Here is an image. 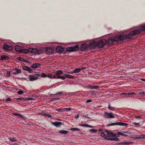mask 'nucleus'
<instances>
[{"label": "nucleus", "instance_id": "a19ab883", "mask_svg": "<svg viewBox=\"0 0 145 145\" xmlns=\"http://www.w3.org/2000/svg\"><path fill=\"white\" fill-rule=\"evenodd\" d=\"M48 76L51 78H54V75H53L51 74H48Z\"/></svg>", "mask_w": 145, "mask_h": 145}, {"label": "nucleus", "instance_id": "e433bc0d", "mask_svg": "<svg viewBox=\"0 0 145 145\" xmlns=\"http://www.w3.org/2000/svg\"><path fill=\"white\" fill-rule=\"evenodd\" d=\"M63 92H58L56 94H52L51 95H56L58 94H60L63 93Z\"/></svg>", "mask_w": 145, "mask_h": 145}, {"label": "nucleus", "instance_id": "39448f33", "mask_svg": "<svg viewBox=\"0 0 145 145\" xmlns=\"http://www.w3.org/2000/svg\"><path fill=\"white\" fill-rule=\"evenodd\" d=\"M128 125V124L125 123H123L121 122H117L115 123H108L107 124L108 126H111L118 125L120 126H126Z\"/></svg>", "mask_w": 145, "mask_h": 145}, {"label": "nucleus", "instance_id": "ea45409f", "mask_svg": "<svg viewBox=\"0 0 145 145\" xmlns=\"http://www.w3.org/2000/svg\"><path fill=\"white\" fill-rule=\"evenodd\" d=\"M18 59L20 61H24V59L20 57H18Z\"/></svg>", "mask_w": 145, "mask_h": 145}, {"label": "nucleus", "instance_id": "58836bf2", "mask_svg": "<svg viewBox=\"0 0 145 145\" xmlns=\"http://www.w3.org/2000/svg\"><path fill=\"white\" fill-rule=\"evenodd\" d=\"M90 131L91 132L93 133H95L96 132V131L95 129H91L90 130Z\"/></svg>", "mask_w": 145, "mask_h": 145}, {"label": "nucleus", "instance_id": "864d4df0", "mask_svg": "<svg viewBox=\"0 0 145 145\" xmlns=\"http://www.w3.org/2000/svg\"><path fill=\"white\" fill-rule=\"evenodd\" d=\"M10 72H8L7 74V77H9L10 76Z\"/></svg>", "mask_w": 145, "mask_h": 145}, {"label": "nucleus", "instance_id": "052dcab7", "mask_svg": "<svg viewBox=\"0 0 145 145\" xmlns=\"http://www.w3.org/2000/svg\"><path fill=\"white\" fill-rule=\"evenodd\" d=\"M141 80L144 81H145V79H142Z\"/></svg>", "mask_w": 145, "mask_h": 145}, {"label": "nucleus", "instance_id": "79ce46f5", "mask_svg": "<svg viewBox=\"0 0 145 145\" xmlns=\"http://www.w3.org/2000/svg\"><path fill=\"white\" fill-rule=\"evenodd\" d=\"M121 94L124 95H125L124 96L126 97H128L129 96V95H128V93H121Z\"/></svg>", "mask_w": 145, "mask_h": 145}, {"label": "nucleus", "instance_id": "13d9d810", "mask_svg": "<svg viewBox=\"0 0 145 145\" xmlns=\"http://www.w3.org/2000/svg\"><path fill=\"white\" fill-rule=\"evenodd\" d=\"M108 109H109L110 108H111L112 107H111L110 105H108Z\"/></svg>", "mask_w": 145, "mask_h": 145}, {"label": "nucleus", "instance_id": "f257e3e1", "mask_svg": "<svg viewBox=\"0 0 145 145\" xmlns=\"http://www.w3.org/2000/svg\"><path fill=\"white\" fill-rule=\"evenodd\" d=\"M141 31H145V25L142 26L140 29L135 30L132 31L126 35L121 34L115 36L114 38H110L106 40V44L108 45H112L115 41L118 42L123 40L125 39H130L133 35L139 34Z\"/></svg>", "mask_w": 145, "mask_h": 145}, {"label": "nucleus", "instance_id": "09e8293b", "mask_svg": "<svg viewBox=\"0 0 145 145\" xmlns=\"http://www.w3.org/2000/svg\"><path fill=\"white\" fill-rule=\"evenodd\" d=\"M128 93V94L129 96L131 95H133L135 94V93H134L133 92Z\"/></svg>", "mask_w": 145, "mask_h": 145}, {"label": "nucleus", "instance_id": "aec40b11", "mask_svg": "<svg viewBox=\"0 0 145 145\" xmlns=\"http://www.w3.org/2000/svg\"><path fill=\"white\" fill-rule=\"evenodd\" d=\"M114 135H116V137H118V136H119L120 135L123 136H127V135H126L123 133H122L121 132H118V135L116 134L115 133L114 134Z\"/></svg>", "mask_w": 145, "mask_h": 145}, {"label": "nucleus", "instance_id": "f8f14e48", "mask_svg": "<svg viewBox=\"0 0 145 145\" xmlns=\"http://www.w3.org/2000/svg\"><path fill=\"white\" fill-rule=\"evenodd\" d=\"M29 51L31 53H34L36 54L38 53V50L36 48H30L29 49Z\"/></svg>", "mask_w": 145, "mask_h": 145}, {"label": "nucleus", "instance_id": "37998d69", "mask_svg": "<svg viewBox=\"0 0 145 145\" xmlns=\"http://www.w3.org/2000/svg\"><path fill=\"white\" fill-rule=\"evenodd\" d=\"M91 93L92 95H96V93L94 92V91H92L91 92Z\"/></svg>", "mask_w": 145, "mask_h": 145}, {"label": "nucleus", "instance_id": "c03bdc74", "mask_svg": "<svg viewBox=\"0 0 145 145\" xmlns=\"http://www.w3.org/2000/svg\"><path fill=\"white\" fill-rule=\"evenodd\" d=\"M24 98H17V100H19L20 101H21L22 100H24Z\"/></svg>", "mask_w": 145, "mask_h": 145}, {"label": "nucleus", "instance_id": "20e7f679", "mask_svg": "<svg viewBox=\"0 0 145 145\" xmlns=\"http://www.w3.org/2000/svg\"><path fill=\"white\" fill-rule=\"evenodd\" d=\"M97 46L99 48L103 47L106 44V40L105 39L100 40L97 42Z\"/></svg>", "mask_w": 145, "mask_h": 145}, {"label": "nucleus", "instance_id": "2f4dec72", "mask_svg": "<svg viewBox=\"0 0 145 145\" xmlns=\"http://www.w3.org/2000/svg\"><path fill=\"white\" fill-rule=\"evenodd\" d=\"M40 74V76L42 77H47V75L44 73H42L41 74Z\"/></svg>", "mask_w": 145, "mask_h": 145}, {"label": "nucleus", "instance_id": "cd10ccee", "mask_svg": "<svg viewBox=\"0 0 145 145\" xmlns=\"http://www.w3.org/2000/svg\"><path fill=\"white\" fill-rule=\"evenodd\" d=\"M63 108H56V110L58 112H64V110H63Z\"/></svg>", "mask_w": 145, "mask_h": 145}, {"label": "nucleus", "instance_id": "9b49d317", "mask_svg": "<svg viewBox=\"0 0 145 145\" xmlns=\"http://www.w3.org/2000/svg\"><path fill=\"white\" fill-rule=\"evenodd\" d=\"M3 48L6 50H10L12 49V47L10 46L7 44H5L3 46Z\"/></svg>", "mask_w": 145, "mask_h": 145}, {"label": "nucleus", "instance_id": "c9c22d12", "mask_svg": "<svg viewBox=\"0 0 145 145\" xmlns=\"http://www.w3.org/2000/svg\"><path fill=\"white\" fill-rule=\"evenodd\" d=\"M19 94H22L24 93L23 91L22 90H20L17 92Z\"/></svg>", "mask_w": 145, "mask_h": 145}, {"label": "nucleus", "instance_id": "6e6552de", "mask_svg": "<svg viewBox=\"0 0 145 145\" xmlns=\"http://www.w3.org/2000/svg\"><path fill=\"white\" fill-rule=\"evenodd\" d=\"M97 42L94 41L90 43L88 46L90 49H94L97 46Z\"/></svg>", "mask_w": 145, "mask_h": 145}, {"label": "nucleus", "instance_id": "e2e57ef3", "mask_svg": "<svg viewBox=\"0 0 145 145\" xmlns=\"http://www.w3.org/2000/svg\"><path fill=\"white\" fill-rule=\"evenodd\" d=\"M109 110H113L111 108H110L109 109Z\"/></svg>", "mask_w": 145, "mask_h": 145}, {"label": "nucleus", "instance_id": "bf43d9fd", "mask_svg": "<svg viewBox=\"0 0 145 145\" xmlns=\"http://www.w3.org/2000/svg\"><path fill=\"white\" fill-rule=\"evenodd\" d=\"M13 145H19V144H16V143H14V144H13Z\"/></svg>", "mask_w": 145, "mask_h": 145}, {"label": "nucleus", "instance_id": "9d476101", "mask_svg": "<svg viewBox=\"0 0 145 145\" xmlns=\"http://www.w3.org/2000/svg\"><path fill=\"white\" fill-rule=\"evenodd\" d=\"M88 45L86 43H83L81 46L80 49L82 50H85L88 49Z\"/></svg>", "mask_w": 145, "mask_h": 145}, {"label": "nucleus", "instance_id": "f03ea898", "mask_svg": "<svg viewBox=\"0 0 145 145\" xmlns=\"http://www.w3.org/2000/svg\"><path fill=\"white\" fill-rule=\"evenodd\" d=\"M101 135L103 137H116V135H114V134L111 133L108 130L103 131H101Z\"/></svg>", "mask_w": 145, "mask_h": 145}, {"label": "nucleus", "instance_id": "423d86ee", "mask_svg": "<svg viewBox=\"0 0 145 145\" xmlns=\"http://www.w3.org/2000/svg\"><path fill=\"white\" fill-rule=\"evenodd\" d=\"M40 76L39 74H35L33 75H30L29 76V81H34L36 80L39 78Z\"/></svg>", "mask_w": 145, "mask_h": 145}, {"label": "nucleus", "instance_id": "c756f323", "mask_svg": "<svg viewBox=\"0 0 145 145\" xmlns=\"http://www.w3.org/2000/svg\"><path fill=\"white\" fill-rule=\"evenodd\" d=\"M58 78H60L63 80H65L66 78L65 74H64L63 76H59V77Z\"/></svg>", "mask_w": 145, "mask_h": 145}, {"label": "nucleus", "instance_id": "412c9836", "mask_svg": "<svg viewBox=\"0 0 145 145\" xmlns=\"http://www.w3.org/2000/svg\"><path fill=\"white\" fill-rule=\"evenodd\" d=\"M65 78L67 77L68 78H71V79H73L74 78V76L67 74H65Z\"/></svg>", "mask_w": 145, "mask_h": 145}, {"label": "nucleus", "instance_id": "f704fd0d", "mask_svg": "<svg viewBox=\"0 0 145 145\" xmlns=\"http://www.w3.org/2000/svg\"><path fill=\"white\" fill-rule=\"evenodd\" d=\"M133 124L139 127L140 126V123H137L136 122H134L133 123Z\"/></svg>", "mask_w": 145, "mask_h": 145}, {"label": "nucleus", "instance_id": "b1692460", "mask_svg": "<svg viewBox=\"0 0 145 145\" xmlns=\"http://www.w3.org/2000/svg\"><path fill=\"white\" fill-rule=\"evenodd\" d=\"M99 86H90L89 87V88L91 89H97L99 88Z\"/></svg>", "mask_w": 145, "mask_h": 145}, {"label": "nucleus", "instance_id": "3c124183", "mask_svg": "<svg viewBox=\"0 0 145 145\" xmlns=\"http://www.w3.org/2000/svg\"><path fill=\"white\" fill-rule=\"evenodd\" d=\"M86 68V67H82L81 68H80L81 70H82V71H83Z\"/></svg>", "mask_w": 145, "mask_h": 145}, {"label": "nucleus", "instance_id": "5701e85b", "mask_svg": "<svg viewBox=\"0 0 145 145\" xmlns=\"http://www.w3.org/2000/svg\"><path fill=\"white\" fill-rule=\"evenodd\" d=\"M8 139L12 142H16L17 141V139L15 137H9Z\"/></svg>", "mask_w": 145, "mask_h": 145}, {"label": "nucleus", "instance_id": "a211bd4d", "mask_svg": "<svg viewBox=\"0 0 145 145\" xmlns=\"http://www.w3.org/2000/svg\"><path fill=\"white\" fill-rule=\"evenodd\" d=\"M40 64L39 63H35L33 64L31 66V67L32 68L36 69L38 68V67L40 66Z\"/></svg>", "mask_w": 145, "mask_h": 145}, {"label": "nucleus", "instance_id": "4d7b16f0", "mask_svg": "<svg viewBox=\"0 0 145 145\" xmlns=\"http://www.w3.org/2000/svg\"><path fill=\"white\" fill-rule=\"evenodd\" d=\"M86 124H82L81 125V126H84V127H86Z\"/></svg>", "mask_w": 145, "mask_h": 145}, {"label": "nucleus", "instance_id": "4be33fe9", "mask_svg": "<svg viewBox=\"0 0 145 145\" xmlns=\"http://www.w3.org/2000/svg\"><path fill=\"white\" fill-rule=\"evenodd\" d=\"M59 133L62 134H67L68 133V132L66 130H62L59 131Z\"/></svg>", "mask_w": 145, "mask_h": 145}, {"label": "nucleus", "instance_id": "49530a36", "mask_svg": "<svg viewBox=\"0 0 145 145\" xmlns=\"http://www.w3.org/2000/svg\"><path fill=\"white\" fill-rule=\"evenodd\" d=\"M92 101L91 100H89V99L88 100L86 101V103H90V102H91Z\"/></svg>", "mask_w": 145, "mask_h": 145}, {"label": "nucleus", "instance_id": "ddd939ff", "mask_svg": "<svg viewBox=\"0 0 145 145\" xmlns=\"http://www.w3.org/2000/svg\"><path fill=\"white\" fill-rule=\"evenodd\" d=\"M56 51L59 53H62L63 52V49L61 46H59L56 48Z\"/></svg>", "mask_w": 145, "mask_h": 145}, {"label": "nucleus", "instance_id": "72a5a7b5", "mask_svg": "<svg viewBox=\"0 0 145 145\" xmlns=\"http://www.w3.org/2000/svg\"><path fill=\"white\" fill-rule=\"evenodd\" d=\"M132 143L131 142H123L122 144H123L125 145H128L130 144H132Z\"/></svg>", "mask_w": 145, "mask_h": 145}, {"label": "nucleus", "instance_id": "473e14b6", "mask_svg": "<svg viewBox=\"0 0 145 145\" xmlns=\"http://www.w3.org/2000/svg\"><path fill=\"white\" fill-rule=\"evenodd\" d=\"M43 115L44 116H46L49 118H50L52 116L51 114H47L46 113L44 114Z\"/></svg>", "mask_w": 145, "mask_h": 145}, {"label": "nucleus", "instance_id": "4468645a", "mask_svg": "<svg viewBox=\"0 0 145 145\" xmlns=\"http://www.w3.org/2000/svg\"><path fill=\"white\" fill-rule=\"evenodd\" d=\"M52 124L56 127H58L61 124V123L60 122H52Z\"/></svg>", "mask_w": 145, "mask_h": 145}, {"label": "nucleus", "instance_id": "2eb2a0df", "mask_svg": "<svg viewBox=\"0 0 145 145\" xmlns=\"http://www.w3.org/2000/svg\"><path fill=\"white\" fill-rule=\"evenodd\" d=\"M9 59L8 57L5 55H2L1 56V58L0 59L1 61H3L4 60H7Z\"/></svg>", "mask_w": 145, "mask_h": 145}, {"label": "nucleus", "instance_id": "f3484780", "mask_svg": "<svg viewBox=\"0 0 145 145\" xmlns=\"http://www.w3.org/2000/svg\"><path fill=\"white\" fill-rule=\"evenodd\" d=\"M15 70V71L13 72V73L15 75L17 74L18 73H20L21 72V70L20 69H16Z\"/></svg>", "mask_w": 145, "mask_h": 145}, {"label": "nucleus", "instance_id": "6ab92c4d", "mask_svg": "<svg viewBox=\"0 0 145 145\" xmlns=\"http://www.w3.org/2000/svg\"><path fill=\"white\" fill-rule=\"evenodd\" d=\"M23 69L25 71H28L29 72L31 71V69L30 67L27 66L23 67Z\"/></svg>", "mask_w": 145, "mask_h": 145}, {"label": "nucleus", "instance_id": "a18cd8bd", "mask_svg": "<svg viewBox=\"0 0 145 145\" xmlns=\"http://www.w3.org/2000/svg\"><path fill=\"white\" fill-rule=\"evenodd\" d=\"M140 94L141 95H145V92L144 91H142L140 92Z\"/></svg>", "mask_w": 145, "mask_h": 145}, {"label": "nucleus", "instance_id": "7ed1b4c3", "mask_svg": "<svg viewBox=\"0 0 145 145\" xmlns=\"http://www.w3.org/2000/svg\"><path fill=\"white\" fill-rule=\"evenodd\" d=\"M79 48L78 45H76L74 46H71L67 47L66 48V50L67 51L71 52L78 50Z\"/></svg>", "mask_w": 145, "mask_h": 145}, {"label": "nucleus", "instance_id": "0eeeda50", "mask_svg": "<svg viewBox=\"0 0 145 145\" xmlns=\"http://www.w3.org/2000/svg\"><path fill=\"white\" fill-rule=\"evenodd\" d=\"M103 116L106 118H115L114 116L112 113H108L106 112H105Z\"/></svg>", "mask_w": 145, "mask_h": 145}, {"label": "nucleus", "instance_id": "bb28decb", "mask_svg": "<svg viewBox=\"0 0 145 145\" xmlns=\"http://www.w3.org/2000/svg\"><path fill=\"white\" fill-rule=\"evenodd\" d=\"M80 68H76L74 70L73 72L74 73H78L80 72Z\"/></svg>", "mask_w": 145, "mask_h": 145}, {"label": "nucleus", "instance_id": "393cba45", "mask_svg": "<svg viewBox=\"0 0 145 145\" xmlns=\"http://www.w3.org/2000/svg\"><path fill=\"white\" fill-rule=\"evenodd\" d=\"M70 130L73 131H76L79 132L80 131V129L77 128H72L70 129Z\"/></svg>", "mask_w": 145, "mask_h": 145}, {"label": "nucleus", "instance_id": "dca6fc26", "mask_svg": "<svg viewBox=\"0 0 145 145\" xmlns=\"http://www.w3.org/2000/svg\"><path fill=\"white\" fill-rule=\"evenodd\" d=\"M22 49V47L19 46L17 45L15 46V50L17 51L21 52Z\"/></svg>", "mask_w": 145, "mask_h": 145}, {"label": "nucleus", "instance_id": "7c9ffc66", "mask_svg": "<svg viewBox=\"0 0 145 145\" xmlns=\"http://www.w3.org/2000/svg\"><path fill=\"white\" fill-rule=\"evenodd\" d=\"M63 110H64V111H66V112H67V111H70V110H71V108H64L63 109Z\"/></svg>", "mask_w": 145, "mask_h": 145}, {"label": "nucleus", "instance_id": "603ef678", "mask_svg": "<svg viewBox=\"0 0 145 145\" xmlns=\"http://www.w3.org/2000/svg\"><path fill=\"white\" fill-rule=\"evenodd\" d=\"M141 135H138L137 136V138L138 139H141V138H140Z\"/></svg>", "mask_w": 145, "mask_h": 145}, {"label": "nucleus", "instance_id": "1a4fd4ad", "mask_svg": "<svg viewBox=\"0 0 145 145\" xmlns=\"http://www.w3.org/2000/svg\"><path fill=\"white\" fill-rule=\"evenodd\" d=\"M63 71L61 70H58L56 71V74L54 75V78H58L59 77V74H62Z\"/></svg>", "mask_w": 145, "mask_h": 145}, {"label": "nucleus", "instance_id": "de8ad7c7", "mask_svg": "<svg viewBox=\"0 0 145 145\" xmlns=\"http://www.w3.org/2000/svg\"><path fill=\"white\" fill-rule=\"evenodd\" d=\"M11 99L9 97H8L6 100L7 101H11Z\"/></svg>", "mask_w": 145, "mask_h": 145}, {"label": "nucleus", "instance_id": "5fc2aeb1", "mask_svg": "<svg viewBox=\"0 0 145 145\" xmlns=\"http://www.w3.org/2000/svg\"><path fill=\"white\" fill-rule=\"evenodd\" d=\"M79 117V116L78 114H77L75 116V118H78Z\"/></svg>", "mask_w": 145, "mask_h": 145}, {"label": "nucleus", "instance_id": "c85d7f7f", "mask_svg": "<svg viewBox=\"0 0 145 145\" xmlns=\"http://www.w3.org/2000/svg\"><path fill=\"white\" fill-rule=\"evenodd\" d=\"M109 140L113 141H118L119 140V139L117 138H109Z\"/></svg>", "mask_w": 145, "mask_h": 145}, {"label": "nucleus", "instance_id": "4c0bfd02", "mask_svg": "<svg viewBox=\"0 0 145 145\" xmlns=\"http://www.w3.org/2000/svg\"><path fill=\"white\" fill-rule=\"evenodd\" d=\"M141 139H145V135L142 134L141 135L140 138Z\"/></svg>", "mask_w": 145, "mask_h": 145}, {"label": "nucleus", "instance_id": "a878e982", "mask_svg": "<svg viewBox=\"0 0 145 145\" xmlns=\"http://www.w3.org/2000/svg\"><path fill=\"white\" fill-rule=\"evenodd\" d=\"M15 116H18L20 117V118H24V116L21 114H18L16 113H14L13 114Z\"/></svg>", "mask_w": 145, "mask_h": 145}, {"label": "nucleus", "instance_id": "680f3d73", "mask_svg": "<svg viewBox=\"0 0 145 145\" xmlns=\"http://www.w3.org/2000/svg\"><path fill=\"white\" fill-rule=\"evenodd\" d=\"M57 98H53V99H57Z\"/></svg>", "mask_w": 145, "mask_h": 145}, {"label": "nucleus", "instance_id": "6e6d98bb", "mask_svg": "<svg viewBox=\"0 0 145 145\" xmlns=\"http://www.w3.org/2000/svg\"><path fill=\"white\" fill-rule=\"evenodd\" d=\"M86 127H90V126L88 124H86Z\"/></svg>", "mask_w": 145, "mask_h": 145}, {"label": "nucleus", "instance_id": "8fccbe9b", "mask_svg": "<svg viewBox=\"0 0 145 145\" xmlns=\"http://www.w3.org/2000/svg\"><path fill=\"white\" fill-rule=\"evenodd\" d=\"M135 118L137 119H141V117L140 116H137L135 117Z\"/></svg>", "mask_w": 145, "mask_h": 145}]
</instances>
